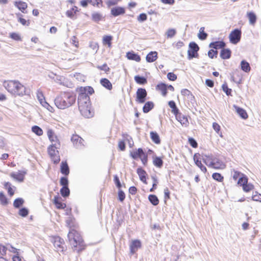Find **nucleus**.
Masks as SVG:
<instances>
[{
  "instance_id": "obj_1",
  "label": "nucleus",
  "mask_w": 261,
  "mask_h": 261,
  "mask_svg": "<svg viewBox=\"0 0 261 261\" xmlns=\"http://www.w3.org/2000/svg\"><path fill=\"white\" fill-rule=\"evenodd\" d=\"M78 105L79 111L85 118H91L94 115L91 110L90 97L86 93L81 92L78 96Z\"/></svg>"
},
{
  "instance_id": "obj_2",
  "label": "nucleus",
  "mask_w": 261,
  "mask_h": 261,
  "mask_svg": "<svg viewBox=\"0 0 261 261\" xmlns=\"http://www.w3.org/2000/svg\"><path fill=\"white\" fill-rule=\"evenodd\" d=\"M76 100L75 95L70 93H61L55 99L56 107L60 109H65L73 105Z\"/></svg>"
},
{
  "instance_id": "obj_3",
  "label": "nucleus",
  "mask_w": 261,
  "mask_h": 261,
  "mask_svg": "<svg viewBox=\"0 0 261 261\" xmlns=\"http://www.w3.org/2000/svg\"><path fill=\"white\" fill-rule=\"evenodd\" d=\"M7 91L14 95L23 96L26 93L25 87L17 81H9L4 83Z\"/></svg>"
},
{
  "instance_id": "obj_4",
  "label": "nucleus",
  "mask_w": 261,
  "mask_h": 261,
  "mask_svg": "<svg viewBox=\"0 0 261 261\" xmlns=\"http://www.w3.org/2000/svg\"><path fill=\"white\" fill-rule=\"evenodd\" d=\"M68 238L70 244L80 252L85 249V245L80 234L75 230L72 229L68 232Z\"/></svg>"
},
{
  "instance_id": "obj_5",
  "label": "nucleus",
  "mask_w": 261,
  "mask_h": 261,
  "mask_svg": "<svg viewBox=\"0 0 261 261\" xmlns=\"http://www.w3.org/2000/svg\"><path fill=\"white\" fill-rule=\"evenodd\" d=\"M60 143H56L51 144L48 147V154L55 164H58L60 161L59 151L58 150L60 148Z\"/></svg>"
},
{
  "instance_id": "obj_6",
  "label": "nucleus",
  "mask_w": 261,
  "mask_h": 261,
  "mask_svg": "<svg viewBox=\"0 0 261 261\" xmlns=\"http://www.w3.org/2000/svg\"><path fill=\"white\" fill-rule=\"evenodd\" d=\"M241 31L238 29L231 31L229 35L230 42L234 44H237L241 40Z\"/></svg>"
},
{
  "instance_id": "obj_7",
  "label": "nucleus",
  "mask_w": 261,
  "mask_h": 261,
  "mask_svg": "<svg viewBox=\"0 0 261 261\" xmlns=\"http://www.w3.org/2000/svg\"><path fill=\"white\" fill-rule=\"evenodd\" d=\"M199 47L198 45L195 42H192L189 44V49L188 51V59H192L193 58L198 57L197 51Z\"/></svg>"
},
{
  "instance_id": "obj_8",
  "label": "nucleus",
  "mask_w": 261,
  "mask_h": 261,
  "mask_svg": "<svg viewBox=\"0 0 261 261\" xmlns=\"http://www.w3.org/2000/svg\"><path fill=\"white\" fill-rule=\"evenodd\" d=\"M51 242L53 243L56 251H63L64 247L63 245L64 243L63 239L58 236L54 237L51 239Z\"/></svg>"
},
{
  "instance_id": "obj_9",
  "label": "nucleus",
  "mask_w": 261,
  "mask_h": 261,
  "mask_svg": "<svg viewBox=\"0 0 261 261\" xmlns=\"http://www.w3.org/2000/svg\"><path fill=\"white\" fill-rule=\"evenodd\" d=\"M147 93L146 90L144 88H140L138 89L136 92V101L140 103L145 102Z\"/></svg>"
},
{
  "instance_id": "obj_10",
  "label": "nucleus",
  "mask_w": 261,
  "mask_h": 261,
  "mask_svg": "<svg viewBox=\"0 0 261 261\" xmlns=\"http://www.w3.org/2000/svg\"><path fill=\"white\" fill-rule=\"evenodd\" d=\"M37 97L40 104L48 111L51 112L53 108L45 100V97L41 91L38 90L37 92Z\"/></svg>"
},
{
  "instance_id": "obj_11",
  "label": "nucleus",
  "mask_w": 261,
  "mask_h": 261,
  "mask_svg": "<svg viewBox=\"0 0 261 261\" xmlns=\"http://www.w3.org/2000/svg\"><path fill=\"white\" fill-rule=\"evenodd\" d=\"M27 173V170H19L17 172L11 173L10 175L14 179L21 182L23 181L25 175Z\"/></svg>"
},
{
  "instance_id": "obj_12",
  "label": "nucleus",
  "mask_w": 261,
  "mask_h": 261,
  "mask_svg": "<svg viewBox=\"0 0 261 261\" xmlns=\"http://www.w3.org/2000/svg\"><path fill=\"white\" fill-rule=\"evenodd\" d=\"M71 140L73 145L77 148H81L84 146V140L77 135H72Z\"/></svg>"
},
{
  "instance_id": "obj_13",
  "label": "nucleus",
  "mask_w": 261,
  "mask_h": 261,
  "mask_svg": "<svg viewBox=\"0 0 261 261\" xmlns=\"http://www.w3.org/2000/svg\"><path fill=\"white\" fill-rule=\"evenodd\" d=\"M211 168H214L215 169H223L225 168V165L219 159L214 157V160H213V162L212 163V165Z\"/></svg>"
},
{
  "instance_id": "obj_14",
  "label": "nucleus",
  "mask_w": 261,
  "mask_h": 261,
  "mask_svg": "<svg viewBox=\"0 0 261 261\" xmlns=\"http://www.w3.org/2000/svg\"><path fill=\"white\" fill-rule=\"evenodd\" d=\"M141 247V243L138 240L132 241L130 244V251L132 254H134L139 248Z\"/></svg>"
},
{
  "instance_id": "obj_15",
  "label": "nucleus",
  "mask_w": 261,
  "mask_h": 261,
  "mask_svg": "<svg viewBox=\"0 0 261 261\" xmlns=\"http://www.w3.org/2000/svg\"><path fill=\"white\" fill-rule=\"evenodd\" d=\"M233 108H234V110L237 112V113L243 119H246L248 118V114L246 112V111L243 109V108H241L240 107H239L238 106L234 105L233 106Z\"/></svg>"
},
{
  "instance_id": "obj_16",
  "label": "nucleus",
  "mask_w": 261,
  "mask_h": 261,
  "mask_svg": "<svg viewBox=\"0 0 261 261\" xmlns=\"http://www.w3.org/2000/svg\"><path fill=\"white\" fill-rule=\"evenodd\" d=\"M214 157L212 155H203L202 156V161L208 167L211 168L213 162Z\"/></svg>"
},
{
  "instance_id": "obj_17",
  "label": "nucleus",
  "mask_w": 261,
  "mask_h": 261,
  "mask_svg": "<svg viewBox=\"0 0 261 261\" xmlns=\"http://www.w3.org/2000/svg\"><path fill=\"white\" fill-rule=\"evenodd\" d=\"M111 12L114 16H117L123 14L125 13V10L122 7H117L113 8L111 9Z\"/></svg>"
},
{
  "instance_id": "obj_18",
  "label": "nucleus",
  "mask_w": 261,
  "mask_h": 261,
  "mask_svg": "<svg viewBox=\"0 0 261 261\" xmlns=\"http://www.w3.org/2000/svg\"><path fill=\"white\" fill-rule=\"evenodd\" d=\"M14 6L23 13L28 7L27 3L21 1L15 2Z\"/></svg>"
},
{
  "instance_id": "obj_19",
  "label": "nucleus",
  "mask_w": 261,
  "mask_h": 261,
  "mask_svg": "<svg viewBox=\"0 0 261 261\" xmlns=\"http://www.w3.org/2000/svg\"><path fill=\"white\" fill-rule=\"evenodd\" d=\"M158 58V53L156 51L150 52L146 57V60L147 62H153L155 61Z\"/></svg>"
},
{
  "instance_id": "obj_20",
  "label": "nucleus",
  "mask_w": 261,
  "mask_h": 261,
  "mask_svg": "<svg viewBox=\"0 0 261 261\" xmlns=\"http://www.w3.org/2000/svg\"><path fill=\"white\" fill-rule=\"evenodd\" d=\"M176 119L180 122L182 125L187 126L189 123L187 117L181 113L176 114Z\"/></svg>"
},
{
  "instance_id": "obj_21",
  "label": "nucleus",
  "mask_w": 261,
  "mask_h": 261,
  "mask_svg": "<svg viewBox=\"0 0 261 261\" xmlns=\"http://www.w3.org/2000/svg\"><path fill=\"white\" fill-rule=\"evenodd\" d=\"M47 136L49 139V140L51 142V144H53L56 143H60L57 136L55 135V133L52 130L49 129L47 131Z\"/></svg>"
},
{
  "instance_id": "obj_22",
  "label": "nucleus",
  "mask_w": 261,
  "mask_h": 261,
  "mask_svg": "<svg viewBox=\"0 0 261 261\" xmlns=\"http://www.w3.org/2000/svg\"><path fill=\"white\" fill-rule=\"evenodd\" d=\"M209 46L215 49L222 48L225 46V43L223 41H216L211 43Z\"/></svg>"
},
{
  "instance_id": "obj_23",
  "label": "nucleus",
  "mask_w": 261,
  "mask_h": 261,
  "mask_svg": "<svg viewBox=\"0 0 261 261\" xmlns=\"http://www.w3.org/2000/svg\"><path fill=\"white\" fill-rule=\"evenodd\" d=\"M126 57L129 60H134L138 62L141 60L140 57L138 54H135L134 52H128L126 54Z\"/></svg>"
},
{
  "instance_id": "obj_24",
  "label": "nucleus",
  "mask_w": 261,
  "mask_h": 261,
  "mask_svg": "<svg viewBox=\"0 0 261 261\" xmlns=\"http://www.w3.org/2000/svg\"><path fill=\"white\" fill-rule=\"evenodd\" d=\"M144 154V152L142 148H139L136 151L130 152V156L134 159H136L138 158H141V155Z\"/></svg>"
},
{
  "instance_id": "obj_25",
  "label": "nucleus",
  "mask_w": 261,
  "mask_h": 261,
  "mask_svg": "<svg viewBox=\"0 0 261 261\" xmlns=\"http://www.w3.org/2000/svg\"><path fill=\"white\" fill-rule=\"evenodd\" d=\"M231 56V51L229 49H222L220 53V57L223 59H228Z\"/></svg>"
},
{
  "instance_id": "obj_26",
  "label": "nucleus",
  "mask_w": 261,
  "mask_h": 261,
  "mask_svg": "<svg viewBox=\"0 0 261 261\" xmlns=\"http://www.w3.org/2000/svg\"><path fill=\"white\" fill-rule=\"evenodd\" d=\"M61 172L65 175L69 173V169L66 162H62L61 165Z\"/></svg>"
},
{
  "instance_id": "obj_27",
  "label": "nucleus",
  "mask_w": 261,
  "mask_h": 261,
  "mask_svg": "<svg viewBox=\"0 0 261 261\" xmlns=\"http://www.w3.org/2000/svg\"><path fill=\"white\" fill-rule=\"evenodd\" d=\"M156 89L160 90L162 92L163 96H165L167 94V86L164 83L158 84L156 87Z\"/></svg>"
},
{
  "instance_id": "obj_28",
  "label": "nucleus",
  "mask_w": 261,
  "mask_h": 261,
  "mask_svg": "<svg viewBox=\"0 0 261 261\" xmlns=\"http://www.w3.org/2000/svg\"><path fill=\"white\" fill-rule=\"evenodd\" d=\"M241 68L245 72H249L250 71L251 68L249 63L245 60H243L241 62Z\"/></svg>"
},
{
  "instance_id": "obj_29",
  "label": "nucleus",
  "mask_w": 261,
  "mask_h": 261,
  "mask_svg": "<svg viewBox=\"0 0 261 261\" xmlns=\"http://www.w3.org/2000/svg\"><path fill=\"white\" fill-rule=\"evenodd\" d=\"M59 198L60 197H59L58 196H55L53 200V202L56 205L57 208L59 209H63L66 206V205L65 204L63 203L60 201Z\"/></svg>"
},
{
  "instance_id": "obj_30",
  "label": "nucleus",
  "mask_w": 261,
  "mask_h": 261,
  "mask_svg": "<svg viewBox=\"0 0 261 261\" xmlns=\"http://www.w3.org/2000/svg\"><path fill=\"white\" fill-rule=\"evenodd\" d=\"M154 104L152 101H147L143 107V111L145 113L149 112L153 109Z\"/></svg>"
},
{
  "instance_id": "obj_31",
  "label": "nucleus",
  "mask_w": 261,
  "mask_h": 261,
  "mask_svg": "<svg viewBox=\"0 0 261 261\" xmlns=\"http://www.w3.org/2000/svg\"><path fill=\"white\" fill-rule=\"evenodd\" d=\"M113 37L111 36L106 35L103 37L102 43L103 45H108L109 47H111L112 46V40Z\"/></svg>"
},
{
  "instance_id": "obj_32",
  "label": "nucleus",
  "mask_w": 261,
  "mask_h": 261,
  "mask_svg": "<svg viewBox=\"0 0 261 261\" xmlns=\"http://www.w3.org/2000/svg\"><path fill=\"white\" fill-rule=\"evenodd\" d=\"M137 173L139 176L140 180L144 183H146V172L142 168H139L137 169Z\"/></svg>"
},
{
  "instance_id": "obj_33",
  "label": "nucleus",
  "mask_w": 261,
  "mask_h": 261,
  "mask_svg": "<svg viewBox=\"0 0 261 261\" xmlns=\"http://www.w3.org/2000/svg\"><path fill=\"white\" fill-rule=\"evenodd\" d=\"M150 138L152 141L155 143V144H160L161 142V140L159 137V135L154 132H150Z\"/></svg>"
},
{
  "instance_id": "obj_34",
  "label": "nucleus",
  "mask_w": 261,
  "mask_h": 261,
  "mask_svg": "<svg viewBox=\"0 0 261 261\" xmlns=\"http://www.w3.org/2000/svg\"><path fill=\"white\" fill-rule=\"evenodd\" d=\"M207 37V34L204 32V27L200 28L198 34V38L201 40H204L206 39Z\"/></svg>"
},
{
  "instance_id": "obj_35",
  "label": "nucleus",
  "mask_w": 261,
  "mask_h": 261,
  "mask_svg": "<svg viewBox=\"0 0 261 261\" xmlns=\"http://www.w3.org/2000/svg\"><path fill=\"white\" fill-rule=\"evenodd\" d=\"M101 84L109 90L112 88V85L111 82L107 79H102L100 81Z\"/></svg>"
},
{
  "instance_id": "obj_36",
  "label": "nucleus",
  "mask_w": 261,
  "mask_h": 261,
  "mask_svg": "<svg viewBox=\"0 0 261 261\" xmlns=\"http://www.w3.org/2000/svg\"><path fill=\"white\" fill-rule=\"evenodd\" d=\"M247 16L249 18L250 24L252 25L254 24L256 21V16L255 14L254 13L250 12L247 13Z\"/></svg>"
},
{
  "instance_id": "obj_37",
  "label": "nucleus",
  "mask_w": 261,
  "mask_h": 261,
  "mask_svg": "<svg viewBox=\"0 0 261 261\" xmlns=\"http://www.w3.org/2000/svg\"><path fill=\"white\" fill-rule=\"evenodd\" d=\"M148 200L153 205H157L159 202L158 198L155 195H149Z\"/></svg>"
},
{
  "instance_id": "obj_38",
  "label": "nucleus",
  "mask_w": 261,
  "mask_h": 261,
  "mask_svg": "<svg viewBox=\"0 0 261 261\" xmlns=\"http://www.w3.org/2000/svg\"><path fill=\"white\" fill-rule=\"evenodd\" d=\"M102 18V15L100 13L94 12L92 14V19L95 22H98Z\"/></svg>"
},
{
  "instance_id": "obj_39",
  "label": "nucleus",
  "mask_w": 261,
  "mask_h": 261,
  "mask_svg": "<svg viewBox=\"0 0 261 261\" xmlns=\"http://www.w3.org/2000/svg\"><path fill=\"white\" fill-rule=\"evenodd\" d=\"M135 80L136 83L141 85H144L147 83V80L143 76L136 75L135 76Z\"/></svg>"
},
{
  "instance_id": "obj_40",
  "label": "nucleus",
  "mask_w": 261,
  "mask_h": 261,
  "mask_svg": "<svg viewBox=\"0 0 261 261\" xmlns=\"http://www.w3.org/2000/svg\"><path fill=\"white\" fill-rule=\"evenodd\" d=\"M153 165L159 168H161L163 166V162L160 157H155L153 161Z\"/></svg>"
},
{
  "instance_id": "obj_41",
  "label": "nucleus",
  "mask_w": 261,
  "mask_h": 261,
  "mask_svg": "<svg viewBox=\"0 0 261 261\" xmlns=\"http://www.w3.org/2000/svg\"><path fill=\"white\" fill-rule=\"evenodd\" d=\"M24 203V200L21 198L16 199L13 202V206L15 208H19Z\"/></svg>"
},
{
  "instance_id": "obj_42",
  "label": "nucleus",
  "mask_w": 261,
  "mask_h": 261,
  "mask_svg": "<svg viewBox=\"0 0 261 261\" xmlns=\"http://www.w3.org/2000/svg\"><path fill=\"white\" fill-rule=\"evenodd\" d=\"M176 33V31L174 29H169L166 32L165 35L167 38H171L173 37Z\"/></svg>"
},
{
  "instance_id": "obj_43",
  "label": "nucleus",
  "mask_w": 261,
  "mask_h": 261,
  "mask_svg": "<svg viewBox=\"0 0 261 261\" xmlns=\"http://www.w3.org/2000/svg\"><path fill=\"white\" fill-rule=\"evenodd\" d=\"M60 193L63 197H66L69 196L70 190L68 187H62L60 190Z\"/></svg>"
},
{
  "instance_id": "obj_44",
  "label": "nucleus",
  "mask_w": 261,
  "mask_h": 261,
  "mask_svg": "<svg viewBox=\"0 0 261 261\" xmlns=\"http://www.w3.org/2000/svg\"><path fill=\"white\" fill-rule=\"evenodd\" d=\"M32 130L33 133L38 136H41L43 134L42 129L39 126L35 125L32 127Z\"/></svg>"
},
{
  "instance_id": "obj_45",
  "label": "nucleus",
  "mask_w": 261,
  "mask_h": 261,
  "mask_svg": "<svg viewBox=\"0 0 261 261\" xmlns=\"http://www.w3.org/2000/svg\"><path fill=\"white\" fill-rule=\"evenodd\" d=\"M0 202L3 205H6L8 203V199L3 192H0Z\"/></svg>"
},
{
  "instance_id": "obj_46",
  "label": "nucleus",
  "mask_w": 261,
  "mask_h": 261,
  "mask_svg": "<svg viewBox=\"0 0 261 261\" xmlns=\"http://www.w3.org/2000/svg\"><path fill=\"white\" fill-rule=\"evenodd\" d=\"M18 214L21 217H25L29 214V210L25 207H22L19 210Z\"/></svg>"
},
{
  "instance_id": "obj_47",
  "label": "nucleus",
  "mask_w": 261,
  "mask_h": 261,
  "mask_svg": "<svg viewBox=\"0 0 261 261\" xmlns=\"http://www.w3.org/2000/svg\"><path fill=\"white\" fill-rule=\"evenodd\" d=\"M181 94L184 96H187L190 99L193 97L191 92L187 89H182L181 91Z\"/></svg>"
},
{
  "instance_id": "obj_48",
  "label": "nucleus",
  "mask_w": 261,
  "mask_h": 261,
  "mask_svg": "<svg viewBox=\"0 0 261 261\" xmlns=\"http://www.w3.org/2000/svg\"><path fill=\"white\" fill-rule=\"evenodd\" d=\"M212 177L214 179L221 182L223 180V176L221 175V174L219 173H214L212 175Z\"/></svg>"
},
{
  "instance_id": "obj_49",
  "label": "nucleus",
  "mask_w": 261,
  "mask_h": 261,
  "mask_svg": "<svg viewBox=\"0 0 261 261\" xmlns=\"http://www.w3.org/2000/svg\"><path fill=\"white\" fill-rule=\"evenodd\" d=\"M199 156H200L199 154H195L194 156V161L195 164L199 168L202 164L201 161L200 160L201 159Z\"/></svg>"
},
{
  "instance_id": "obj_50",
  "label": "nucleus",
  "mask_w": 261,
  "mask_h": 261,
  "mask_svg": "<svg viewBox=\"0 0 261 261\" xmlns=\"http://www.w3.org/2000/svg\"><path fill=\"white\" fill-rule=\"evenodd\" d=\"M222 88L223 91L226 93L227 95L228 96L231 95V89L228 88L227 85L226 83L222 85Z\"/></svg>"
},
{
  "instance_id": "obj_51",
  "label": "nucleus",
  "mask_w": 261,
  "mask_h": 261,
  "mask_svg": "<svg viewBox=\"0 0 261 261\" xmlns=\"http://www.w3.org/2000/svg\"><path fill=\"white\" fill-rule=\"evenodd\" d=\"M254 186L253 185L251 184H248L247 182L243 187V190L247 192L252 190Z\"/></svg>"
},
{
  "instance_id": "obj_52",
  "label": "nucleus",
  "mask_w": 261,
  "mask_h": 261,
  "mask_svg": "<svg viewBox=\"0 0 261 261\" xmlns=\"http://www.w3.org/2000/svg\"><path fill=\"white\" fill-rule=\"evenodd\" d=\"M248 181V179L246 176H243L239 179L238 184L242 186H244Z\"/></svg>"
},
{
  "instance_id": "obj_53",
  "label": "nucleus",
  "mask_w": 261,
  "mask_h": 261,
  "mask_svg": "<svg viewBox=\"0 0 261 261\" xmlns=\"http://www.w3.org/2000/svg\"><path fill=\"white\" fill-rule=\"evenodd\" d=\"M252 199L254 201L261 202V194L255 192V193L252 195Z\"/></svg>"
},
{
  "instance_id": "obj_54",
  "label": "nucleus",
  "mask_w": 261,
  "mask_h": 261,
  "mask_svg": "<svg viewBox=\"0 0 261 261\" xmlns=\"http://www.w3.org/2000/svg\"><path fill=\"white\" fill-rule=\"evenodd\" d=\"M61 185L63 186V187H68V180L67 177H62L60 179V181Z\"/></svg>"
},
{
  "instance_id": "obj_55",
  "label": "nucleus",
  "mask_w": 261,
  "mask_h": 261,
  "mask_svg": "<svg viewBox=\"0 0 261 261\" xmlns=\"http://www.w3.org/2000/svg\"><path fill=\"white\" fill-rule=\"evenodd\" d=\"M118 195L119 200L121 202H122L125 198V195L124 193L121 190H119L118 191Z\"/></svg>"
},
{
  "instance_id": "obj_56",
  "label": "nucleus",
  "mask_w": 261,
  "mask_h": 261,
  "mask_svg": "<svg viewBox=\"0 0 261 261\" xmlns=\"http://www.w3.org/2000/svg\"><path fill=\"white\" fill-rule=\"evenodd\" d=\"M167 77L170 81H174L177 79L176 74L172 72H169L167 74Z\"/></svg>"
},
{
  "instance_id": "obj_57",
  "label": "nucleus",
  "mask_w": 261,
  "mask_h": 261,
  "mask_svg": "<svg viewBox=\"0 0 261 261\" xmlns=\"http://www.w3.org/2000/svg\"><path fill=\"white\" fill-rule=\"evenodd\" d=\"M10 37L16 41H19L21 40V37L20 35L16 33H12L10 34Z\"/></svg>"
},
{
  "instance_id": "obj_58",
  "label": "nucleus",
  "mask_w": 261,
  "mask_h": 261,
  "mask_svg": "<svg viewBox=\"0 0 261 261\" xmlns=\"http://www.w3.org/2000/svg\"><path fill=\"white\" fill-rule=\"evenodd\" d=\"M147 15L145 13H141L140 14L138 17V20L140 22H143L145 21L147 19Z\"/></svg>"
},
{
  "instance_id": "obj_59",
  "label": "nucleus",
  "mask_w": 261,
  "mask_h": 261,
  "mask_svg": "<svg viewBox=\"0 0 261 261\" xmlns=\"http://www.w3.org/2000/svg\"><path fill=\"white\" fill-rule=\"evenodd\" d=\"M7 250V249L5 246L0 244V255H2V256L5 255Z\"/></svg>"
},
{
  "instance_id": "obj_60",
  "label": "nucleus",
  "mask_w": 261,
  "mask_h": 261,
  "mask_svg": "<svg viewBox=\"0 0 261 261\" xmlns=\"http://www.w3.org/2000/svg\"><path fill=\"white\" fill-rule=\"evenodd\" d=\"M88 3L92 4L93 6L95 5L99 7V5L102 4L101 0H88Z\"/></svg>"
},
{
  "instance_id": "obj_61",
  "label": "nucleus",
  "mask_w": 261,
  "mask_h": 261,
  "mask_svg": "<svg viewBox=\"0 0 261 261\" xmlns=\"http://www.w3.org/2000/svg\"><path fill=\"white\" fill-rule=\"evenodd\" d=\"M218 54V51L213 49H211L208 52V56L210 58L213 59Z\"/></svg>"
},
{
  "instance_id": "obj_62",
  "label": "nucleus",
  "mask_w": 261,
  "mask_h": 261,
  "mask_svg": "<svg viewBox=\"0 0 261 261\" xmlns=\"http://www.w3.org/2000/svg\"><path fill=\"white\" fill-rule=\"evenodd\" d=\"M18 21L23 25H29L30 24L29 20L27 21L25 19L22 18L21 17H19Z\"/></svg>"
},
{
  "instance_id": "obj_63",
  "label": "nucleus",
  "mask_w": 261,
  "mask_h": 261,
  "mask_svg": "<svg viewBox=\"0 0 261 261\" xmlns=\"http://www.w3.org/2000/svg\"><path fill=\"white\" fill-rule=\"evenodd\" d=\"M74 10V8H72L71 10H68L66 12V15L68 17L71 18H73L74 13L73 11Z\"/></svg>"
},
{
  "instance_id": "obj_64",
  "label": "nucleus",
  "mask_w": 261,
  "mask_h": 261,
  "mask_svg": "<svg viewBox=\"0 0 261 261\" xmlns=\"http://www.w3.org/2000/svg\"><path fill=\"white\" fill-rule=\"evenodd\" d=\"M114 180L117 187L120 189L121 187V184L117 175L114 176Z\"/></svg>"
}]
</instances>
